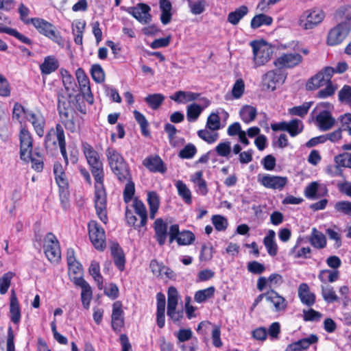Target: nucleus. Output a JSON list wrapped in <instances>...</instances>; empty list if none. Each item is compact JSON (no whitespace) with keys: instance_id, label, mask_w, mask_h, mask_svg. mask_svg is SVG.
Masks as SVG:
<instances>
[{"instance_id":"1","label":"nucleus","mask_w":351,"mask_h":351,"mask_svg":"<svg viewBox=\"0 0 351 351\" xmlns=\"http://www.w3.org/2000/svg\"><path fill=\"white\" fill-rule=\"evenodd\" d=\"M82 149L95 180V206L97 215L100 220L106 223L108 217L103 163L98 152L90 144L83 143Z\"/></svg>"},{"instance_id":"2","label":"nucleus","mask_w":351,"mask_h":351,"mask_svg":"<svg viewBox=\"0 0 351 351\" xmlns=\"http://www.w3.org/2000/svg\"><path fill=\"white\" fill-rule=\"evenodd\" d=\"M333 110L332 104L328 101L319 102L311 112V120L321 131H328L336 122L332 116Z\"/></svg>"},{"instance_id":"3","label":"nucleus","mask_w":351,"mask_h":351,"mask_svg":"<svg viewBox=\"0 0 351 351\" xmlns=\"http://www.w3.org/2000/svg\"><path fill=\"white\" fill-rule=\"evenodd\" d=\"M108 165L112 171L119 180H127L130 178V172L125 160L121 154L113 147L106 150Z\"/></svg>"},{"instance_id":"4","label":"nucleus","mask_w":351,"mask_h":351,"mask_svg":"<svg viewBox=\"0 0 351 351\" xmlns=\"http://www.w3.org/2000/svg\"><path fill=\"white\" fill-rule=\"evenodd\" d=\"M253 52L254 67L258 68L265 65L271 58L273 48L265 40H254L250 43Z\"/></svg>"},{"instance_id":"5","label":"nucleus","mask_w":351,"mask_h":351,"mask_svg":"<svg viewBox=\"0 0 351 351\" xmlns=\"http://www.w3.org/2000/svg\"><path fill=\"white\" fill-rule=\"evenodd\" d=\"M325 13L318 8L306 10L299 16L298 26L305 30L313 29L324 19Z\"/></svg>"},{"instance_id":"6","label":"nucleus","mask_w":351,"mask_h":351,"mask_svg":"<svg viewBox=\"0 0 351 351\" xmlns=\"http://www.w3.org/2000/svg\"><path fill=\"white\" fill-rule=\"evenodd\" d=\"M31 23L40 34L50 38L58 45H63L62 36L56 30L55 27L51 23L40 18L31 19Z\"/></svg>"},{"instance_id":"7","label":"nucleus","mask_w":351,"mask_h":351,"mask_svg":"<svg viewBox=\"0 0 351 351\" xmlns=\"http://www.w3.org/2000/svg\"><path fill=\"white\" fill-rule=\"evenodd\" d=\"M58 143L60 152L65 160L68 163V157L66 151V142L64 133L62 127L60 125H57L56 129L51 130L45 138L46 147L48 148L51 145L56 147V143Z\"/></svg>"},{"instance_id":"8","label":"nucleus","mask_w":351,"mask_h":351,"mask_svg":"<svg viewBox=\"0 0 351 351\" xmlns=\"http://www.w3.org/2000/svg\"><path fill=\"white\" fill-rule=\"evenodd\" d=\"M351 29L349 21L339 23L328 33L326 43L330 46H336L341 44L348 36Z\"/></svg>"},{"instance_id":"9","label":"nucleus","mask_w":351,"mask_h":351,"mask_svg":"<svg viewBox=\"0 0 351 351\" xmlns=\"http://www.w3.org/2000/svg\"><path fill=\"white\" fill-rule=\"evenodd\" d=\"M43 250L47 259L51 263H58L61 258L59 242L54 234L48 233L43 241Z\"/></svg>"},{"instance_id":"10","label":"nucleus","mask_w":351,"mask_h":351,"mask_svg":"<svg viewBox=\"0 0 351 351\" xmlns=\"http://www.w3.org/2000/svg\"><path fill=\"white\" fill-rule=\"evenodd\" d=\"M257 182L266 189L282 191L287 184L288 178L285 176L263 173L258 174Z\"/></svg>"},{"instance_id":"11","label":"nucleus","mask_w":351,"mask_h":351,"mask_svg":"<svg viewBox=\"0 0 351 351\" xmlns=\"http://www.w3.org/2000/svg\"><path fill=\"white\" fill-rule=\"evenodd\" d=\"M335 73V69L331 66H326L312 77L306 83V89L313 90L332 83L330 79Z\"/></svg>"},{"instance_id":"12","label":"nucleus","mask_w":351,"mask_h":351,"mask_svg":"<svg viewBox=\"0 0 351 351\" xmlns=\"http://www.w3.org/2000/svg\"><path fill=\"white\" fill-rule=\"evenodd\" d=\"M88 234L93 246L98 250H104L106 247V234L104 229L95 221L88 223Z\"/></svg>"},{"instance_id":"13","label":"nucleus","mask_w":351,"mask_h":351,"mask_svg":"<svg viewBox=\"0 0 351 351\" xmlns=\"http://www.w3.org/2000/svg\"><path fill=\"white\" fill-rule=\"evenodd\" d=\"M179 293L174 287H170L167 292V315L173 321L178 322L182 317V311L177 310Z\"/></svg>"},{"instance_id":"14","label":"nucleus","mask_w":351,"mask_h":351,"mask_svg":"<svg viewBox=\"0 0 351 351\" xmlns=\"http://www.w3.org/2000/svg\"><path fill=\"white\" fill-rule=\"evenodd\" d=\"M19 141L21 158L24 161H28L32 153L33 140L30 132L25 128H21Z\"/></svg>"},{"instance_id":"15","label":"nucleus","mask_w":351,"mask_h":351,"mask_svg":"<svg viewBox=\"0 0 351 351\" xmlns=\"http://www.w3.org/2000/svg\"><path fill=\"white\" fill-rule=\"evenodd\" d=\"M303 60L298 53H286L278 56L274 62L278 69H291L299 65Z\"/></svg>"},{"instance_id":"16","label":"nucleus","mask_w":351,"mask_h":351,"mask_svg":"<svg viewBox=\"0 0 351 351\" xmlns=\"http://www.w3.org/2000/svg\"><path fill=\"white\" fill-rule=\"evenodd\" d=\"M75 76L83 97L88 104H93L94 103V98L90 90V80L88 76L81 68L76 70Z\"/></svg>"},{"instance_id":"17","label":"nucleus","mask_w":351,"mask_h":351,"mask_svg":"<svg viewBox=\"0 0 351 351\" xmlns=\"http://www.w3.org/2000/svg\"><path fill=\"white\" fill-rule=\"evenodd\" d=\"M285 76L276 70L267 71L262 77L263 87L269 90H274L278 84L284 83Z\"/></svg>"},{"instance_id":"18","label":"nucleus","mask_w":351,"mask_h":351,"mask_svg":"<svg viewBox=\"0 0 351 351\" xmlns=\"http://www.w3.org/2000/svg\"><path fill=\"white\" fill-rule=\"evenodd\" d=\"M197 101L199 104L193 103L186 107V117L189 122L195 121L202 111L210 104V101L206 97H200Z\"/></svg>"},{"instance_id":"19","label":"nucleus","mask_w":351,"mask_h":351,"mask_svg":"<svg viewBox=\"0 0 351 351\" xmlns=\"http://www.w3.org/2000/svg\"><path fill=\"white\" fill-rule=\"evenodd\" d=\"M73 282L82 288L81 300L84 308L88 309L92 299V289L82 277H74Z\"/></svg>"},{"instance_id":"20","label":"nucleus","mask_w":351,"mask_h":351,"mask_svg":"<svg viewBox=\"0 0 351 351\" xmlns=\"http://www.w3.org/2000/svg\"><path fill=\"white\" fill-rule=\"evenodd\" d=\"M26 120L32 125L36 133L39 136L41 137L44 135L45 119L40 112L30 110L29 112L27 114Z\"/></svg>"},{"instance_id":"21","label":"nucleus","mask_w":351,"mask_h":351,"mask_svg":"<svg viewBox=\"0 0 351 351\" xmlns=\"http://www.w3.org/2000/svg\"><path fill=\"white\" fill-rule=\"evenodd\" d=\"M150 8L143 3H140L136 7L129 8L128 12L132 14L140 23L146 24L151 21L152 16L149 14Z\"/></svg>"},{"instance_id":"22","label":"nucleus","mask_w":351,"mask_h":351,"mask_svg":"<svg viewBox=\"0 0 351 351\" xmlns=\"http://www.w3.org/2000/svg\"><path fill=\"white\" fill-rule=\"evenodd\" d=\"M265 298L267 302L272 304L275 311H284L287 308V302L285 298L273 289L265 293Z\"/></svg>"},{"instance_id":"23","label":"nucleus","mask_w":351,"mask_h":351,"mask_svg":"<svg viewBox=\"0 0 351 351\" xmlns=\"http://www.w3.org/2000/svg\"><path fill=\"white\" fill-rule=\"evenodd\" d=\"M318 337L315 335H310L309 336L301 339L297 341L289 344L285 351H302L308 349L312 344L317 343Z\"/></svg>"},{"instance_id":"24","label":"nucleus","mask_w":351,"mask_h":351,"mask_svg":"<svg viewBox=\"0 0 351 351\" xmlns=\"http://www.w3.org/2000/svg\"><path fill=\"white\" fill-rule=\"evenodd\" d=\"M200 94L192 91L178 90L170 96V99L180 104H185L199 100Z\"/></svg>"},{"instance_id":"25","label":"nucleus","mask_w":351,"mask_h":351,"mask_svg":"<svg viewBox=\"0 0 351 351\" xmlns=\"http://www.w3.org/2000/svg\"><path fill=\"white\" fill-rule=\"evenodd\" d=\"M326 192L327 189L325 186L320 184L318 182H312L306 186L304 193L306 198L315 199Z\"/></svg>"},{"instance_id":"26","label":"nucleus","mask_w":351,"mask_h":351,"mask_svg":"<svg viewBox=\"0 0 351 351\" xmlns=\"http://www.w3.org/2000/svg\"><path fill=\"white\" fill-rule=\"evenodd\" d=\"M143 164L152 172L163 173L167 170L162 159L158 156H152L146 158L143 160Z\"/></svg>"},{"instance_id":"27","label":"nucleus","mask_w":351,"mask_h":351,"mask_svg":"<svg viewBox=\"0 0 351 351\" xmlns=\"http://www.w3.org/2000/svg\"><path fill=\"white\" fill-rule=\"evenodd\" d=\"M122 304L119 301L115 302L112 305V326L115 330H120L123 325Z\"/></svg>"},{"instance_id":"28","label":"nucleus","mask_w":351,"mask_h":351,"mask_svg":"<svg viewBox=\"0 0 351 351\" xmlns=\"http://www.w3.org/2000/svg\"><path fill=\"white\" fill-rule=\"evenodd\" d=\"M157 299V313L156 319L157 324L159 328H162L165 326V296L162 293H158L156 295Z\"/></svg>"},{"instance_id":"29","label":"nucleus","mask_w":351,"mask_h":351,"mask_svg":"<svg viewBox=\"0 0 351 351\" xmlns=\"http://www.w3.org/2000/svg\"><path fill=\"white\" fill-rule=\"evenodd\" d=\"M191 180L195 185L196 192L201 195H206L208 193L206 182L203 178V173L201 171L195 172L191 176Z\"/></svg>"},{"instance_id":"30","label":"nucleus","mask_w":351,"mask_h":351,"mask_svg":"<svg viewBox=\"0 0 351 351\" xmlns=\"http://www.w3.org/2000/svg\"><path fill=\"white\" fill-rule=\"evenodd\" d=\"M21 317L19 303L15 293L12 292L10 302V317L14 324H19L21 321Z\"/></svg>"},{"instance_id":"31","label":"nucleus","mask_w":351,"mask_h":351,"mask_svg":"<svg viewBox=\"0 0 351 351\" xmlns=\"http://www.w3.org/2000/svg\"><path fill=\"white\" fill-rule=\"evenodd\" d=\"M298 295L301 302L307 306H312L315 303V295L310 291L308 286L306 283H302L300 285Z\"/></svg>"},{"instance_id":"32","label":"nucleus","mask_w":351,"mask_h":351,"mask_svg":"<svg viewBox=\"0 0 351 351\" xmlns=\"http://www.w3.org/2000/svg\"><path fill=\"white\" fill-rule=\"evenodd\" d=\"M275 238V232L272 230H269L263 240V243L267 249V251L268 254L271 256H276L278 252V245Z\"/></svg>"},{"instance_id":"33","label":"nucleus","mask_w":351,"mask_h":351,"mask_svg":"<svg viewBox=\"0 0 351 351\" xmlns=\"http://www.w3.org/2000/svg\"><path fill=\"white\" fill-rule=\"evenodd\" d=\"M59 66L58 60L54 56H47L40 65V69L43 75H49L54 72Z\"/></svg>"},{"instance_id":"34","label":"nucleus","mask_w":351,"mask_h":351,"mask_svg":"<svg viewBox=\"0 0 351 351\" xmlns=\"http://www.w3.org/2000/svg\"><path fill=\"white\" fill-rule=\"evenodd\" d=\"M154 230L158 243L162 245L166 241L167 235L166 223L160 218L157 219L154 222Z\"/></svg>"},{"instance_id":"35","label":"nucleus","mask_w":351,"mask_h":351,"mask_svg":"<svg viewBox=\"0 0 351 351\" xmlns=\"http://www.w3.org/2000/svg\"><path fill=\"white\" fill-rule=\"evenodd\" d=\"M88 272L97 283L98 288L101 289L104 285V278L100 273V264L96 260H93L88 268Z\"/></svg>"},{"instance_id":"36","label":"nucleus","mask_w":351,"mask_h":351,"mask_svg":"<svg viewBox=\"0 0 351 351\" xmlns=\"http://www.w3.org/2000/svg\"><path fill=\"white\" fill-rule=\"evenodd\" d=\"M110 249L115 265L121 271H123L125 260L123 251L119 247V245L116 243L112 244Z\"/></svg>"},{"instance_id":"37","label":"nucleus","mask_w":351,"mask_h":351,"mask_svg":"<svg viewBox=\"0 0 351 351\" xmlns=\"http://www.w3.org/2000/svg\"><path fill=\"white\" fill-rule=\"evenodd\" d=\"M86 23L82 20L74 21L72 23V32L74 36V41L77 45H82L83 33Z\"/></svg>"},{"instance_id":"38","label":"nucleus","mask_w":351,"mask_h":351,"mask_svg":"<svg viewBox=\"0 0 351 351\" xmlns=\"http://www.w3.org/2000/svg\"><path fill=\"white\" fill-rule=\"evenodd\" d=\"M147 202L149 207V217L154 219L158 210L160 200L158 195L154 191L147 193Z\"/></svg>"},{"instance_id":"39","label":"nucleus","mask_w":351,"mask_h":351,"mask_svg":"<svg viewBox=\"0 0 351 351\" xmlns=\"http://www.w3.org/2000/svg\"><path fill=\"white\" fill-rule=\"evenodd\" d=\"M256 114V109L250 105L243 106L239 112L241 119L243 122L247 124L255 119Z\"/></svg>"},{"instance_id":"40","label":"nucleus","mask_w":351,"mask_h":351,"mask_svg":"<svg viewBox=\"0 0 351 351\" xmlns=\"http://www.w3.org/2000/svg\"><path fill=\"white\" fill-rule=\"evenodd\" d=\"M160 8L162 12L160 16L161 22L164 25H167L171 19V3L169 0H160Z\"/></svg>"},{"instance_id":"41","label":"nucleus","mask_w":351,"mask_h":351,"mask_svg":"<svg viewBox=\"0 0 351 351\" xmlns=\"http://www.w3.org/2000/svg\"><path fill=\"white\" fill-rule=\"evenodd\" d=\"M248 12V8L245 5H242L236 9L234 12H231L228 15V21L235 25H237L240 20L245 16Z\"/></svg>"},{"instance_id":"42","label":"nucleus","mask_w":351,"mask_h":351,"mask_svg":"<svg viewBox=\"0 0 351 351\" xmlns=\"http://www.w3.org/2000/svg\"><path fill=\"white\" fill-rule=\"evenodd\" d=\"M133 208L135 213L141 218V226H145L147 221V213L145 204L140 200L135 199L133 201Z\"/></svg>"},{"instance_id":"43","label":"nucleus","mask_w":351,"mask_h":351,"mask_svg":"<svg viewBox=\"0 0 351 351\" xmlns=\"http://www.w3.org/2000/svg\"><path fill=\"white\" fill-rule=\"evenodd\" d=\"M310 242L316 248H324L326 245V239L324 234L315 228L312 230Z\"/></svg>"},{"instance_id":"44","label":"nucleus","mask_w":351,"mask_h":351,"mask_svg":"<svg viewBox=\"0 0 351 351\" xmlns=\"http://www.w3.org/2000/svg\"><path fill=\"white\" fill-rule=\"evenodd\" d=\"M215 288L210 287L204 289H201L195 292L194 300L197 303H202L214 296Z\"/></svg>"},{"instance_id":"45","label":"nucleus","mask_w":351,"mask_h":351,"mask_svg":"<svg viewBox=\"0 0 351 351\" xmlns=\"http://www.w3.org/2000/svg\"><path fill=\"white\" fill-rule=\"evenodd\" d=\"M318 278L324 283L327 282H334L339 279V271L334 269H324L319 272Z\"/></svg>"},{"instance_id":"46","label":"nucleus","mask_w":351,"mask_h":351,"mask_svg":"<svg viewBox=\"0 0 351 351\" xmlns=\"http://www.w3.org/2000/svg\"><path fill=\"white\" fill-rule=\"evenodd\" d=\"M175 186L178 190L179 195L183 199V200L186 204H191L192 202L191 192L186 184L181 180H178L176 181Z\"/></svg>"},{"instance_id":"47","label":"nucleus","mask_w":351,"mask_h":351,"mask_svg":"<svg viewBox=\"0 0 351 351\" xmlns=\"http://www.w3.org/2000/svg\"><path fill=\"white\" fill-rule=\"evenodd\" d=\"M273 19L271 16L264 14H259L253 17L251 21V27L253 29L258 28L263 25H270Z\"/></svg>"},{"instance_id":"48","label":"nucleus","mask_w":351,"mask_h":351,"mask_svg":"<svg viewBox=\"0 0 351 351\" xmlns=\"http://www.w3.org/2000/svg\"><path fill=\"white\" fill-rule=\"evenodd\" d=\"M164 99V95L160 93L148 95L145 98V101L147 102L149 106L154 110L159 108V106L163 102Z\"/></svg>"},{"instance_id":"49","label":"nucleus","mask_w":351,"mask_h":351,"mask_svg":"<svg viewBox=\"0 0 351 351\" xmlns=\"http://www.w3.org/2000/svg\"><path fill=\"white\" fill-rule=\"evenodd\" d=\"M30 110H25L23 106L18 103L15 104L13 108L12 118L22 123L27 119V114Z\"/></svg>"},{"instance_id":"50","label":"nucleus","mask_w":351,"mask_h":351,"mask_svg":"<svg viewBox=\"0 0 351 351\" xmlns=\"http://www.w3.org/2000/svg\"><path fill=\"white\" fill-rule=\"evenodd\" d=\"M14 276L13 272L8 271L0 278V293L1 295H5L8 292Z\"/></svg>"},{"instance_id":"51","label":"nucleus","mask_w":351,"mask_h":351,"mask_svg":"<svg viewBox=\"0 0 351 351\" xmlns=\"http://www.w3.org/2000/svg\"><path fill=\"white\" fill-rule=\"evenodd\" d=\"M211 221L215 228L219 232L226 230L228 226L227 218L220 215H213Z\"/></svg>"},{"instance_id":"52","label":"nucleus","mask_w":351,"mask_h":351,"mask_svg":"<svg viewBox=\"0 0 351 351\" xmlns=\"http://www.w3.org/2000/svg\"><path fill=\"white\" fill-rule=\"evenodd\" d=\"M313 104L312 101L304 102L301 106H295L289 109V112L291 115H297L301 117L305 116Z\"/></svg>"},{"instance_id":"53","label":"nucleus","mask_w":351,"mask_h":351,"mask_svg":"<svg viewBox=\"0 0 351 351\" xmlns=\"http://www.w3.org/2000/svg\"><path fill=\"white\" fill-rule=\"evenodd\" d=\"M91 76L97 83H101L105 80V73L101 66L98 64L92 65L90 69Z\"/></svg>"},{"instance_id":"54","label":"nucleus","mask_w":351,"mask_h":351,"mask_svg":"<svg viewBox=\"0 0 351 351\" xmlns=\"http://www.w3.org/2000/svg\"><path fill=\"white\" fill-rule=\"evenodd\" d=\"M322 294L324 300L328 303H331L338 300L333 287L330 285L322 286Z\"/></svg>"},{"instance_id":"55","label":"nucleus","mask_w":351,"mask_h":351,"mask_svg":"<svg viewBox=\"0 0 351 351\" xmlns=\"http://www.w3.org/2000/svg\"><path fill=\"white\" fill-rule=\"evenodd\" d=\"M195 237L191 231H183L177 237V242L180 245H188L191 244Z\"/></svg>"},{"instance_id":"56","label":"nucleus","mask_w":351,"mask_h":351,"mask_svg":"<svg viewBox=\"0 0 351 351\" xmlns=\"http://www.w3.org/2000/svg\"><path fill=\"white\" fill-rule=\"evenodd\" d=\"M302 121L299 119H293L289 122L288 132L291 136H295L303 130Z\"/></svg>"},{"instance_id":"57","label":"nucleus","mask_w":351,"mask_h":351,"mask_svg":"<svg viewBox=\"0 0 351 351\" xmlns=\"http://www.w3.org/2000/svg\"><path fill=\"white\" fill-rule=\"evenodd\" d=\"M334 161L336 164L341 165L343 167L351 169V153L345 152L335 156Z\"/></svg>"},{"instance_id":"58","label":"nucleus","mask_w":351,"mask_h":351,"mask_svg":"<svg viewBox=\"0 0 351 351\" xmlns=\"http://www.w3.org/2000/svg\"><path fill=\"white\" fill-rule=\"evenodd\" d=\"M198 136L200 138L209 144L215 143L219 138L218 133L210 132L207 130H201L198 131Z\"/></svg>"},{"instance_id":"59","label":"nucleus","mask_w":351,"mask_h":351,"mask_svg":"<svg viewBox=\"0 0 351 351\" xmlns=\"http://www.w3.org/2000/svg\"><path fill=\"white\" fill-rule=\"evenodd\" d=\"M301 239H298L296 245L293 247L291 250V253L295 258H307L311 253V249L309 247H303L298 248Z\"/></svg>"},{"instance_id":"60","label":"nucleus","mask_w":351,"mask_h":351,"mask_svg":"<svg viewBox=\"0 0 351 351\" xmlns=\"http://www.w3.org/2000/svg\"><path fill=\"white\" fill-rule=\"evenodd\" d=\"M245 90V84L242 79H238L232 88V95L234 99H239Z\"/></svg>"},{"instance_id":"61","label":"nucleus","mask_w":351,"mask_h":351,"mask_svg":"<svg viewBox=\"0 0 351 351\" xmlns=\"http://www.w3.org/2000/svg\"><path fill=\"white\" fill-rule=\"evenodd\" d=\"M206 126L212 131H216L220 128V119L218 114L213 112L209 115Z\"/></svg>"},{"instance_id":"62","label":"nucleus","mask_w":351,"mask_h":351,"mask_svg":"<svg viewBox=\"0 0 351 351\" xmlns=\"http://www.w3.org/2000/svg\"><path fill=\"white\" fill-rule=\"evenodd\" d=\"M341 131H347L351 136V114L346 113L339 118Z\"/></svg>"},{"instance_id":"63","label":"nucleus","mask_w":351,"mask_h":351,"mask_svg":"<svg viewBox=\"0 0 351 351\" xmlns=\"http://www.w3.org/2000/svg\"><path fill=\"white\" fill-rule=\"evenodd\" d=\"M339 99L341 102L351 106V86H344L339 92Z\"/></svg>"},{"instance_id":"64","label":"nucleus","mask_w":351,"mask_h":351,"mask_svg":"<svg viewBox=\"0 0 351 351\" xmlns=\"http://www.w3.org/2000/svg\"><path fill=\"white\" fill-rule=\"evenodd\" d=\"M335 208L337 211L351 215V202L340 201L335 204Z\"/></svg>"}]
</instances>
